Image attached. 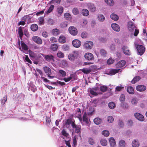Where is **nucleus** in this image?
Here are the masks:
<instances>
[{"label":"nucleus","mask_w":147,"mask_h":147,"mask_svg":"<svg viewBox=\"0 0 147 147\" xmlns=\"http://www.w3.org/2000/svg\"><path fill=\"white\" fill-rule=\"evenodd\" d=\"M100 53L101 55L103 56H105L106 54V52L103 49L100 50Z\"/></svg>","instance_id":"bf43d9fd"},{"label":"nucleus","mask_w":147,"mask_h":147,"mask_svg":"<svg viewBox=\"0 0 147 147\" xmlns=\"http://www.w3.org/2000/svg\"><path fill=\"white\" fill-rule=\"evenodd\" d=\"M69 33L73 36L76 35L78 33V30L74 26H70L68 29Z\"/></svg>","instance_id":"423d86ee"},{"label":"nucleus","mask_w":147,"mask_h":147,"mask_svg":"<svg viewBox=\"0 0 147 147\" xmlns=\"http://www.w3.org/2000/svg\"><path fill=\"white\" fill-rule=\"evenodd\" d=\"M72 78V77L71 76H70L68 78H65L63 79V80L65 82H69L71 80Z\"/></svg>","instance_id":"69168bd1"},{"label":"nucleus","mask_w":147,"mask_h":147,"mask_svg":"<svg viewBox=\"0 0 147 147\" xmlns=\"http://www.w3.org/2000/svg\"><path fill=\"white\" fill-rule=\"evenodd\" d=\"M127 92L130 94H133L134 92V88L131 86H128L127 89Z\"/></svg>","instance_id":"c756f323"},{"label":"nucleus","mask_w":147,"mask_h":147,"mask_svg":"<svg viewBox=\"0 0 147 147\" xmlns=\"http://www.w3.org/2000/svg\"><path fill=\"white\" fill-rule=\"evenodd\" d=\"M54 7V6L53 5H51L47 11H45V15H48L49 13L52 11Z\"/></svg>","instance_id":"cd10ccee"},{"label":"nucleus","mask_w":147,"mask_h":147,"mask_svg":"<svg viewBox=\"0 0 147 147\" xmlns=\"http://www.w3.org/2000/svg\"><path fill=\"white\" fill-rule=\"evenodd\" d=\"M88 9L92 12H94L96 11V7L93 3H90L88 5Z\"/></svg>","instance_id":"412c9836"},{"label":"nucleus","mask_w":147,"mask_h":147,"mask_svg":"<svg viewBox=\"0 0 147 147\" xmlns=\"http://www.w3.org/2000/svg\"><path fill=\"white\" fill-rule=\"evenodd\" d=\"M112 29L115 31L119 32L120 30V28L118 24L116 23H113L111 25Z\"/></svg>","instance_id":"f3484780"},{"label":"nucleus","mask_w":147,"mask_h":147,"mask_svg":"<svg viewBox=\"0 0 147 147\" xmlns=\"http://www.w3.org/2000/svg\"><path fill=\"white\" fill-rule=\"evenodd\" d=\"M72 127L73 129H74L75 133H79L80 132L81 129V126L80 125H76L74 122H73L72 124Z\"/></svg>","instance_id":"6e6552de"},{"label":"nucleus","mask_w":147,"mask_h":147,"mask_svg":"<svg viewBox=\"0 0 147 147\" xmlns=\"http://www.w3.org/2000/svg\"><path fill=\"white\" fill-rule=\"evenodd\" d=\"M43 69L45 72L48 74H51V69L49 67H43Z\"/></svg>","instance_id":"473e14b6"},{"label":"nucleus","mask_w":147,"mask_h":147,"mask_svg":"<svg viewBox=\"0 0 147 147\" xmlns=\"http://www.w3.org/2000/svg\"><path fill=\"white\" fill-rule=\"evenodd\" d=\"M93 45V42L90 41H87L85 42L84 47L86 49H90L92 48Z\"/></svg>","instance_id":"39448f33"},{"label":"nucleus","mask_w":147,"mask_h":147,"mask_svg":"<svg viewBox=\"0 0 147 147\" xmlns=\"http://www.w3.org/2000/svg\"><path fill=\"white\" fill-rule=\"evenodd\" d=\"M109 140L111 147H115L116 146V143L115 140L112 138H110L109 139Z\"/></svg>","instance_id":"4be33fe9"},{"label":"nucleus","mask_w":147,"mask_h":147,"mask_svg":"<svg viewBox=\"0 0 147 147\" xmlns=\"http://www.w3.org/2000/svg\"><path fill=\"white\" fill-rule=\"evenodd\" d=\"M108 106L111 109H113L115 107V103L113 102H110L108 104Z\"/></svg>","instance_id":"a18cd8bd"},{"label":"nucleus","mask_w":147,"mask_h":147,"mask_svg":"<svg viewBox=\"0 0 147 147\" xmlns=\"http://www.w3.org/2000/svg\"><path fill=\"white\" fill-rule=\"evenodd\" d=\"M69 46L66 45H65L63 46L62 48L64 51H67L69 49Z\"/></svg>","instance_id":"13d9d810"},{"label":"nucleus","mask_w":147,"mask_h":147,"mask_svg":"<svg viewBox=\"0 0 147 147\" xmlns=\"http://www.w3.org/2000/svg\"><path fill=\"white\" fill-rule=\"evenodd\" d=\"M67 23L66 22L62 23L61 24V27L64 28L67 27Z\"/></svg>","instance_id":"338daca9"},{"label":"nucleus","mask_w":147,"mask_h":147,"mask_svg":"<svg viewBox=\"0 0 147 147\" xmlns=\"http://www.w3.org/2000/svg\"><path fill=\"white\" fill-rule=\"evenodd\" d=\"M39 24L40 25L43 24L44 22V20L43 17H40L39 19Z\"/></svg>","instance_id":"3c124183"},{"label":"nucleus","mask_w":147,"mask_h":147,"mask_svg":"<svg viewBox=\"0 0 147 147\" xmlns=\"http://www.w3.org/2000/svg\"><path fill=\"white\" fill-rule=\"evenodd\" d=\"M135 28V26L133 23L132 22H129L128 24V28L129 30L131 32H133Z\"/></svg>","instance_id":"dca6fc26"},{"label":"nucleus","mask_w":147,"mask_h":147,"mask_svg":"<svg viewBox=\"0 0 147 147\" xmlns=\"http://www.w3.org/2000/svg\"><path fill=\"white\" fill-rule=\"evenodd\" d=\"M119 70V69H109L106 71V74L110 75H113L117 73Z\"/></svg>","instance_id":"20e7f679"},{"label":"nucleus","mask_w":147,"mask_h":147,"mask_svg":"<svg viewBox=\"0 0 147 147\" xmlns=\"http://www.w3.org/2000/svg\"><path fill=\"white\" fill-rule=\"evenodd\" d=\"M81 71L84 74H88L90 72L91 70L88 68H84L81 69Z\"/></svg>","instance_id":"49530a36"},{"label":"nucleus","mask_w":147,"mask_h":147,"mask_svg":"<svg viewBox=\"0 0 147 147\" xmlns=\"http://www.w3.org/2000/svg\"><path fill=\"white\" fill-rule=\"evenodd\" d=\"M135 45L139 54L141 55H143L145 51L144 47L142 45H139L137 42H135Z\"/></svg>","instance_id":"f03ea898"},{"label":"nucleus","mask_w":147,"mask_h":147,"mask_svg":"<svg viewBox=\"0 0 147 147\" xmlns=\"http://www.w3.org/2000/svg\"><path fill=\"white\" fill-rule=\"evenodd\" d=\"M38 26L37 24H33L31 26V30L33 31H35L38 29Z\"/></svg>","instance_id":"a19ab883"},{"label":"nucleus","mask_w":147,"mask_h":147,"mask_svg":"<svg viewBox=\"0 0 147 147\" xmlns=\"http://www.w3.org/2000/svg\"><path fill=\"white\" fill-rule=\"evenodd\" d=\"M33 40L36 43L40 45L42 43V39L38 36H34L32 38Z\"/></svg>","instance_id":"9d476101"},{"label":"nucleus","mask_w":147,"mask_h":147,"mask_svg":"<svg viewBox=\"0 0 147 147\" xmlns=\"http://www.w3.org/2000/svg\"><path fill=\"white\" fill-rule=\"evenodd\" d=\"M63 7L60 6L57 7L56 11L59 15H61L63 13Z\"/></svg>","instance_id":"5701e85b"},{"label":"nucleus","mask_w":147,"mask_h":147,"mask_svg":"<svg viewBox=\"0 0 147 147\" xmlns=\"http://www.w3.org/2000/svg\"><path fill=\"white\" fill-rule=\"evenodd\" d=\"M90 92L92 95L96 96L97 95L96 92L91 88L90 90Z\"/></svg>","instance_id":"680f3d73"},{"label":"nucleus","mask_w":147,"mask_h":147,"mask_svg":"<svg viewBox=\"0 0 147 147\" xmlns=\"http://www.w3.org/2000/svg\"><path fill=\"white\" fill-rule=\"evenodd\" d=\"M18 32L20 38L21 39H22V36L23 35V33L22 30V28L21 27H20L19 28Z\"/></svg>","instance_id":"c9c22d12"},{"label":"nucleus","mask_w":147,"mask_h":147,"mask_svg":"<svg viewBox=\"0 0 147 147\" xmlns=\"http://www.w3.org/2000/svg\"><path fill=\"white\" fill-rule=\"evenodd\" d=\"M102 134L104 136L107 137L109 136V131L107 130H105L103 131L102 132Z\"/></svg>","instance_id":"8fccbe9b"},{"label":"nucleus","mask_w":147,"mask_h":147,"mask_svg":"<svg viewBox=\"0 0 147 147\" xmlns=\"http://www.w3.org/2000/svg\"><path fill=\"white\" fill-rule=\"evenodd\" d=\"M60 33V31L58 29H54L52 30V34L56 36L59 34Z\"/></svg>","instance_id":"72a5a7b5"},{"label":"nucleus","mask_w":147,"mask_h":147,"mask_svg":"<svg viewBox=\"0 0 147 147\" xmlns=\"http://www.w3.org/2000/svg\"><path fill=\"white\" fill-rule=\"evenodd\" d=\"M50 41L52 43L56 42H57V39L54 37H52L50 39Z\"/></svg>","instance_id":"0e129e2a"},{"label":"nucleus","mask_w":147,"mask_h":147,"mask_svg":"<svg viewBox=\"0 0 147 147\" xmlns=\"http://www.w3.org/2000/svg\"><path fill=\"white\" fill-rule=\"evenodd\" d=\"M30 56L32 57H34L36 56L35 54L30 50L28 51Z\"/></svg>","instance_id":"052dcab7"},{"label":"nucleus","mask_w":147,"mask_h":147,"mask_svg":"<svg viewBox=\"0 0 147 147\" xmlns=\"http://www.w3.org/2000/svg\"><path fill=\"white\" fill-rule=\"evenodd\" d=\"M73 13L75 15L78 14L79 12L78 9L76 8H74L72 10Z\"/></svg>","instance_id":"603ef678"},{"label":"nucleus","mask_w":147,"mask_h":147,"mask_svg":"<svg viewBox=\"0 0 147 147\" xmlns=\"http://www.w3.org/2000/svg\"><path fill=\"white\" fill-rule=\"evenodd\" d=\"M81 36L83 38H85L87 36V33L85 32H83L81 34Z\"/></svg>","instance_id":"774afa93"},{"label":"nucleus","mask_w":147,"mask_h":147,"mask_svg":"<svg viewBox=\"0 0 147 147\" xmlns=\"http://www.w3.org/2000/svg\"><path fill=\"white\" fill-rule=\"evenodd\" d=\"M102 119L99 118L97 117L94 119V123L96 125H98L102 122Z\"/></svg>","instance_id":"c85d7f7f"},{"label":"nucleus","mask_w":147,"mask_h":147,"mask_svg":"<svg viewBox=\"0 0 147 147\" xmlns=\"http://www.w3.org/2000/svg\"><path fill=\"white\" fill-rule=\"evenodd\" d=\"M110 17L113 20L117 21L119 19L118 16L114 13L112 14L110 16Z\"/></svg>","instance_id":"2f4dec72"},{"label":"nucleus","mask_w":147,"mask_h":147,"mask_svg":"<svg viewBox=\"0 0 147 147\" xmlns=\"http://www.w3.org/2000/svg\"><path fill=\"white\" fill-rule=\"evenodd\" d=\"M105 2L110 6H113L114 4V2L113 0H105Z\"/></svg>","instance_id":"ea45409f"},{"label":"nucleus","mask_w":147,"mask_h":147,"mask_svg":"<svg viewBox=\"0 0 147 147\" xmlns=\"http://www.w3.org/2000/svg\"><path fill=\"white\" fill-rule=\"evenodd\" d=\"M83 121H85L87 124H89L90 120L87 117L86 113L85 112L83 115Z\"/></svg>","instance_id":"a878e982"},{"label":"nucleus","mask_w":147,"mask_h":147,"mask_svg":"<svg viewBox=\"0 0 147 147\" xmlns=\"http://www.w3.org/2000/svg\"><path fill=\"white\" fill-rule=\"evenodd\" d=\"M7 100V96H5L3 97L1 101V104L2 105H3L5 104V102Z\"/></svg>","instance_id":"5fc2aeb1"},{"label":"nucleus","mask_w":147,"mask_h":147,"mask_svg":"<svg viewBox=\"0 0 147 147\" xmlns=\"http://www.w3.org/2000/svg\"><path fill=\"white\" fill-rule=\"evenodd\" d=\"M85 59L88 60H92L94 58L93 55L90 53H87L84 55Z\"/></svg>","instance_id":"2eb2a0df"},{"label":"nucleus","mask_w":147,"mask_h":147,"mask_svg":"<svg viewBox=\"0 0 147 147\" xmlns=\"http://www.w3.org/2000/svg\"><path fill=\"white\" fill-rule=\"evenodd\" d=\"M66 38L64 36L61 35L58 39L59 42L61 43H64L66 41Z\"/></svg>","instance_id":"b1692460"},{"label":"nucleus","mask_w":147,"mask_h":147,"mask_svg":"<svg viewBox=\"0 0 147 147\" xmlns=\"http://www.w3.org/2000/svg\"><path fill=\"white\" fill-rule=\"evenodd\" d=\"M77 138L76 136H74L73 137V147H75L77 145Z\"/></svg>","instance_id":"37998d69"},{"label":"nucleus","mask_w":147,"mask_h":147,"mask_svg":"<svg viewBox=\"0 0 147 147\" xmlns=\"http://www.w3.org/2000/svg\"><path fill=\"white\" fill-rule=\"evenodd\" d=\"M122 50L124 53L127 55H131V52L128 47L126 46H123L122 47Z\"/></svg>","instance_id":"9b49d317"},{"label":"nucleus","mask_w":147,"mask_h":147,"mask_svg":"<svg viewBox=\"0 0 147 147\" xmlns=\"http://www.w3.org/2000/svg\"><path fill=\"white\" fill-rule=\"evenodd\" d=\"M126 64V62L124 60H122L118 62L116 65V67L120 68L124 66Z\"/></svg>","instance_id":"ddd939ff"},{"label":"nucleus","mask_w":147,"mask_h":147,"mask_svg":"<svg viewBox=\"0 0 147 147\" xmlns=\"http://www.w3.org/2000/svg\"><path fill=\"white\" fill-rule=\"evenodd\" d=\"M73 121H72L71 119H69L65 121L63 124V127H65L69 128L71 125H72V124Z\"/></svg>","instance_id":"a211bd4d"},{"label":"nucleus","mask_w":147,"mask_h":147,"mask_svg":"<svg viewBox=\"0 0 147 147\" xmlns=\"http://www.w3.org/2000/svg\"><path fill=\"white\" fill-rule=\"evenodd\" d=\"M107 121L109 123H112L114 121L113 117L111 116H108L107 119Z\"/></svg>","instance_id":"864d4df0"},{"label":"nucleus","mask_w":147,"mask_h":147,"mask_svg":"<svg viewBox=\"0 0 147 147\" xmlns=\"http://www.w3.org/2000/svg\"><path fill=\"white\" fill-rule=\"evenodd\" d=\"M58 48V46L56 44H53L51 45V49L53 51H56Z\"/></svg>","instance_id":"09e8293b"},{"label":"nucleus","mask_w":147,"mask_h":147,"mask_svg":"<svg viewBox=\"0 0 147 147\" xmlns=\"http://www.w3.org/2000/svg\"><path fill=\"white\" fill-rule=\"evenodd\" d=\"M100 142L102 145L103 146H106L107 144V142L105 139H102L100 141Z\"/></svg>","instance_id":"4c0bfd02"},{"label":"nucleus","mask_w":147,"mask_h":147,"mask_svg":"<svg viewBox=\"0 0 147 147\" xmlns=\"http://www.w3.org/2000/svg\"><path fill=\"white\" fill-rule=\"evenodd\" d=\"M100 90L103 92H105L107 89V87L105 86H102L100 88Z\"/></svg>","instance_id":"de8ad7c7"},{"label":"nucleus","mask_w":147,"mask_h":147,"mask_svg":"<svg viewBox=\"0 0 147 147\" xmlns=\"http://www.w3.org/2000/svg\"><path fill=\"white\" fill-rule=\"evenodd\" d=\"M139 99L136 97H134L131 98L130 102L131 104L134 106H137L138 103Z\"/></svg>","instance_id":"1a4fd4ad"},{"label":"nucleus","mask_w":147,"mask_h":147,"mask_svg":"<svg viewBox=\"0 0 147 147\" xmlns=\"http://www.w3.org/2000/svg\"><path fill=\"white\" fill-rule=\"evenodd\" d=\"M146 87L143 85H138L136 86V89L138 91L143 92L146 89Z\"/></svg>","instance_id":"6ab92c4d"},{"label":"nucleus","mask_w":147,"mask_h":147,"mask_svg":"<svg viewBox=\"0 0 147 147\" xmlns=\"http://www.w3.org/2000/svg\"><path fill=\"white\" fill-rule=\"evenodd\" d=\"M135 117L138 120L141 121H143L144 120V117L141 114L136 113L134 114Z\"/></svg>","instance_id":"4468645a"},{"label":"nucleus","mask_w":147,"mask_h":147,"mask_svg":"<svg viewBox=\"0 0 147 147\" xmlns=\"http://www.w3.org/2000/svg\"><path fill=\"white\" fill-rule=\"evenodd\" d=\"M140 79V76H138L135 77L131 81V83L133 84H134Z\"/></svg>","instance_id":"e433bc0d"},{"label":"nucleus","mask_w":147,"mask_h":147,"mask_svg":"<svg viewBox=\"0 0 147 147\" xmlns=\"http://www.w3.org/2000/svg\"><path fill=\"white\" fill-rule=\"evenodd\" d=\"M62 134L64 136L63 137V138L64 139H66L67 138H69V135L66 131L64 130L63 129L61 132Z\"/></svg>","instance_id":"393cba45"},{"label":"nucleus","mask_w":147,"mask_h":147,"mask_svg":"<svg viewBox=\"0 0 147 147\" xmlns=\"http://www.w3.org/2000/svg\"><path fill=\"white\" fill-rule=\"evenodd\" d=\"M125 100V96L123 94H121L120 97V100L121 102H124Z\"/></svg>","instance_id":"e2e57ef3"},{"label":"nucleus","mask_w":147,"mask_h":147,"mask_svg":"<svg viewBox=\"0 0 147 147\" xmlns=\"http://www.w3.org/2000/svg\"><path fill=\"white\" fill-rule=\"evenodd\" d=\"M73 46L76 48H78L81 45V42L78 39H75L72 42Z\"/></svg>","instance_id":"f8f14e48"},{"label":"nucleus","mask_w":147,"mask_h":147,"mask_svg":"<svg viewBox=\"0 0 147 147\" xmlns=\"http://www.w3.org/2000/svg\"><path fill=\"white\" fill-rule=\"evenodd\" d=\"M57 56L59 58H63L64 57V55L61 51H59L57 54Z\"/></svg>","instance_id":"6e6d98bb"},{"label":"nucleus","mask_w":147,"mask_h":147,"mask_svg":"<svg viewBox=\"0 0 147 147\" xmlns=\"http://www.w3.org/2000/svg\"><path fill=\"white\" fill-rule=\"evenodd\" d=\"M126 144L125 141L123 140H120L119 142V147H125Z\"/></svg>","instance_id":"7c9ffc66"},{"label":"nucleus","mask_w":147,"mask_h":147,"mask_svg":"<svg viewBox=\"0 0 147 147\" xmlns=\"http://www.w3.org/2000/svg\"><path fill=\"white\" fill-rule=\"evenodd\" d=\"M97 18L98 21L100 22H104L105 19L104 15L101 14H98L97 16Z\"/></svg>","instance_id":"bb28decb"},{"label":"nucleus","mask_w":147,"mask_h":147,"mask_svg":"<svg viewBox=\"0 0 147 147\" xmlns=\"http://www.w3.org/2000/svg\"><path fill=\"white\" fill-rule=\"evenodd\" d=\"M131 145L133 147H138L140 145V142L137 139H134L132 142Z\"/></svg>","instance_id":"aec40b11"},{"label":"nucleus","mask_w":147,"mask_h":147,"mask_svg":"<svg viewBox=\"0 0 147 147\" xmlns=\"http://www.w3.org/2000/svg\"><path fill=\"white\" fill-rule=\"evenodd\" d=\"M64 17L65 18L67 19V20H70L71 19L72 17L71 14L68 13H66L64 14Z\"/></svg>","instance_id":"58836bf2"},{"label":"nucleus","mask_w":147,"mask_h":147,"mask_svg":"<svg viewBox=\"0 0 147 147\" xmlns=\"http://www.w3.org/2000/svg\"><path fill=\"white\" fill-rule=\"evenodd\" d=\"M58 73L59 75L62 77H65L66 75V72L65 71L62 70H59Z\"/></svg>","instance_id":"79ce46f5"},{"label":"nucleus","mask_w":147,"mask_h":147,"mask_svg":"<svg viewBox=\"0 0 147 147\" xmlns=\"http://www.w3.org/2000/svg\"><path fill=\"white\" fill-rule=\"evenodd\" d=\"M79 55L78 52L77 51H73L72 53L69 54L68 55V58L69 60L74 61L77 59Z\"/></svg>","instance_id":"7ed1b4c3"},{"label":"nucleus","mask_w":147,"mask_h":147,"mask_svg":"<svg viewBox=\"0 0 147 147\" xmlns=\"http://www.w3.org/2000/svg\"><path fill=\"white\" fill-rule=\"evenodd\" d=\"M44 57L45 59L47 61L49 62H54L55 61L54 57L51 55H43L41 54Z\"/></svg>","instance_id":"0eeeda50"},{"label":"nucleus","mask_w":147,"mask_h":147,"mask_svg":"<svg viewBox=\"0 0 147 147\" xmlns=\"http://www.w3.org/2000/svg\"><path fill=\"white\" fill-rule=\"evenodd\" d=\"M82 13L83 16H87L89 15V11L87 9H84L82 10Z\"/></svg>","instance_id":"f704fd0d"},{"label":"nucleus","mask_w":147,"mask_h":147,"mask_svg":"<svg viewBox=\"0 0 147 147\" xmlns=\"http://www.w3.org/2000/svg\"><path fill=\"white\" fill-rule=\"evenodd\" d=\"M18 42L19 45V49L21 51H23L24 53H27L28 49V47L23 41H21L20 43V40H19Z\"/></svg>","instance_id":"f257e3e1"},{"label":"nucleus","mask_w":147,"mask_h":147,"mask_svg":"<svg viewBox=\"0 0 147 147\" xmlns=\"http://www.w3.org/2000/svg\"><path fill=\"white\" fill-rule=\"evenodd\" d=\"M115 61V60L114 59L110 58L107 60V63L108 64H111L113 63Z\"/></svg>","instance_id":"4d7b16f0"},{"label":"nucleus","mask_w":147,"mask_h":147,"mask_svg":"<svg viewBox=\"0 0 147 147\" xmlns=\"http://www.w3.org/2000/svg\"><path fill=\"white\" fill-rule=\"evenodd\" d=\"M76 115L78 117L80 122H81L82 119L81 116V112H80V110L79 109L78 110L77 112L76 113Z\"/></svg>","instance_id":"c03bdc74"}]
</instances>
